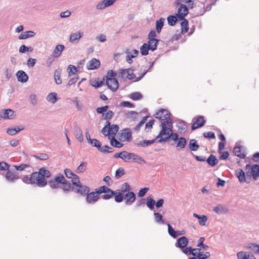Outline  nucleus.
I'll return each mask as SVG.
<instances>
[{"label": "nucleus", "instance_id": "obj_50", "mask_svg": "<svg viewBox=\"0 0 259 259\" xmlns=\"http://www.w3.org/2000/svg\"><path fill=\"white\" fill-rule=\"evenodd\" d=\"M154 215L155 217V221L159 224H163L164 221L162 219V215L158 212H154Z\"/></svg>", "mask_w": 259, "mask_h": 259}, {"label": "nucleus", "instance_id": "obj_20", "mask_svg": "<svg viewBox=\"0 0 259 259\" xmlns=\"http://www.w3.org/2000/svg\"><path fill=\"white\" fill-rule=\"evenodd\" d=\"M250 174L254 180L259 178V165L254 164L251 167Z\"/></svg>", "mask_w": 259, "mask_h": 259}, {"label": "nucleus", "instance_id": "obj_23", "mask_svg": "<svg viewBox=\"0 0 259 259\" xmlns=\"http://www.w3.org/2000/svg\"><path fill=\"white\" fill-rule=\"evenodd\" d=\"M131 160L134 162L141 164L142 162L145 163L144 159L140 155L134 153H131Z\"/></svg>", "mask_w": 259, "mask_h": 259}, {"label": "nucleus", "instance_id": "obj_32", "mask_svg": "<svg viewBox=\"0 0 259 259\" xmlns=\"http://www.w3.org/2000/svg\"><path fill=\"white\" fill-rule=\"evenodd\" d=\"M182 21L181 23V32L182 33H186L189 29L188 27V21L184 18L183 19L181 20Z\"/></svg>", "mask_w": 259, "mask_h": 259}, {"label": "nucleus", "instance_id": "obj_37", "mask_svg": "<svg viewBox=\"0 0 259 259\" xmlns=\"http://www.w3.org/2000/svg\"><path fill=\"white\" fill-rule=\"evenodd\" d=\"M115 195V193L114 191L110 189L108 190V191L105 193L104 195H102V198L104 200H108L110 198H112L114 195Z\"/></svg>", "mask_w": 259, "mask_h": 259}, {"label": "nucleus", "instance_id": "obj_56", "mask_svg": "<svg viewBox=\"0 0 259 259\" xmlns=\"http://www.w3.org/2000/svg\"><path fill=\"white\" fill-rule=\"evenodd\" d=\"M49 184L50 187L52 189H58L61 188L60 184L52 179L49 181Z\"/></svg>", "mask_w": 259, "mask_h": 259}, {"label": "nucleus", "instance_id": "obj_45", "mask_svg": "<svg viewBox=\"0 0 259 259\" xmlns=\"http://www.w3.org/2000/svg\"><path fill=\"white\" fill-rule=\"evenodd\" d=\"M194 253H196L195 256H196L197 259H206L210 256V253L208 252H206L205 253L202 252H194Z\"/></svg>", "mask_w": 259, "mask_h": 259}, {"label": "nucleus", "instance_id": "obj_13", "mask_svg": "<svg viewBox=\"0 0 259 259\" xmlns=\"http://www.w3.org/2000/svg\"><path fill=\"white\" fill-rule=\"evenodd\" d=\"M188 243V239L186 237L183 236L179 238L177 240V241L176 242L175 245L177 247L183 249L187 245Z\"/></svg>", "mask_w": 259, "mask_h": 259}, {"label": "nucleus", "instance_id": "obj_2", "mask_svg": "<svg viewBox=\"0 0 259 259\" xmlns=\"http://www.w3.org/2000/svg\"><path fill=\"white\" fill-rule=\"evenodd\" d=\"M31 179H32V184H35L38 187H43L47 184V180L44 179L39 172H33L31 174Z\"/></svg>", "mask_w": 259, "mask_h": 259}, {"label": "nucleus", "instance_id": "obj_29", "mask_svg": "<svg viewBox=\"0 0 259 259\" xmlns=\"http://www.w3.org/2000/svg\"><path fill=\"white\" fill-rule=\"evenodd\" d=\"M206 162L211 166H214L218 163V160L214 155L211 154L206 159Z\"/></svg>", "mask_w": 259, "mask_h": 259}, {"label": "nucleus", "instance_id": "obj_30", "mask_svg": "<svg viewBox=\"0 0 259 259\" xmlns=\"http://www.w3.org/2000/svg\"><path fill=\"white\" fill-rule=\"evenodd\" d=\"M38 172L41 176H42V177H43L45 179L50 178L51 175L50 171L46 169L45 167L40 168L39 169Z\"/></svg>", "mask_w": 259, "mask_h": 259}, {"label": "nucleus", "instance_id": "obj_26", "mask_svg": "<svg viewBox=\"0 0 259 259\" xmlns=\"http://www.w3.org/2000/svg\"><path fill=\"white\" fill-rule=\"evenodd\" d=\"M158 41L159 40L157 39H150L147 44L150 50L153 51L157 49Z\"/></svg>", "mask_w": 259, "mask_h": 259}, {"label": "nucleus", "instance_id": "obj_8", "mask_svg": "<svg viewBox=\"0 0 259 259\" xmlns=\"http://www.w3.org/2000/svg\"><path fill=\"white\" fill-rule=\"evenodd\" d=\"M188 14V7L184 4L180 6L178 10L177 16L179 20H182Z\"/></svg>", "mask_w": 259, "mask_h": 259}, {"label": "nucleus", "instance_id": "obj_10", "mask_svg": "<svg viewBox=\"0 0 259 259\" xmlns=\"http://www.w3.org/2000/svg\"><path fill=\"white\" fill-rule=\"evenodd\" d=\"M106 83L108 88L113 91H116L118 88V82L115 78H109L106 79Z\"/></svg>", "mask_w": 259, "mask_h": 259}, {"label": "nucleus", "instance_id": "obj_36", "mask_svg": "<svg viewBox=\"0 0 259 259\" xmlns=\"http://www.w3.org/2000/svg\"><path fill=\"white\" fill-rule=\"evenodd\" d=\"M167 227H168V234L173 238H176L178 236V233L179 232V231H176L174 229V228L172 227L171 225H170L169 224H167Z\"/></svg>", "mask_w": 259, "mask_h": 259}, {"label": "nucleus", "instance_id": "obj_9", "mask_svg": "<svg viewBox=\"0 0 259 259\" xmlns=\"http://www.w3.org/2000/svg\"><path fill=\"white\" fill-rule=\"evenodd\" d=\"M124 199L125 203L127 205H130L135 201L136 195L134 192L128 191L124 195Z\"/></svg>", "mask_w": 259, "mask_h": 259}, {"label": "nucleus", "instance_id": "obj_27", "mask_svg": "<svg viewBox=\"0 0 259 259\" xmlns=\"http://www.w3.org/2000/svg\"><path fill=\"white\" fill-rule=\"evenodd\" d=\"M57 96V94L56 93L52 92L48 94L46 97V99L51 103L55 104L58 100Z\"/></svg>", "mask_w": 259, "mask_h": 259}, {"label": "nucleus", "instance_id": "obj_16", "mask_svg": "<svg viewBox=\"0 0 259 259\" xmlns=\"http://www.w3.org/2000/svg\"><path fill=\"white\" fill-rule=\"evenodd\" d=\"M74 134L75 138L80 142L83 140V136L81 128L78 126L76 125L74 128Z\"/></svg>", "mask_w": 259, "mask_h": 259}, {"label": "nucleus", "instance_id": "obj_1", "mask_svg": "<svg viewBox=\"0 0 259 259\" xmlns=\"http://www.w3.org/2000/svg\"><path fill=\"white\" fill-rule=\"evenodd\" d=\"M162 130L157 136L156 139L161 138L159 140V143L166 142L169 139V137L172 134V123L171 119H168L166 121L161 122Z\"/></svg>", "mask_w": 259, "mask_h": 259}, {"label": "nucleus", "instance_id": "obj_63", "mask_svg": "<svg viewBox=\"0 0 259 259\" xmlns=\"http://www.w3.org/2000/svg\"><path fill=\"white\" fill-rule=\"evenodd\" d=\"M54 58L55 57H53V56L52 55L51 56L48 57L47 58L46 61V65L48 67H51L52 63L54 62V61L55 60Z\"/></svg>", "mask_w": 259, "mask_h": 259}, {"label": "nucleus", "instance_id": "obj_6", "mask_svg": "<svg viewBox=\"0 0 259 259\" xmlns=\"http://www.w3.org/2000/svg\"><path fill=\"white\" fill-rule=\"evenodd\" d=\"M170 113L165 109H161L159 110L155 115V117L159 119L160 120H167L168 119H170L169 117Z\"/></svg>", "mask_w": 259, "mask_h": 259}, {"label": "nucleus", "instance_id": "obj_22", "mask_svg": "<svg viewBox=\"0 0 259 259\" xmlns=\"http://www.w3.org/2000/svg\"><path fill=\"white\" fill-rule=\"evenodd\" d=\"M236 175L239 179L240 183H243L246 181L245 174L242 169H238L236 170Z\"/></svg>", "mask_w": 259, "mask_h": 259}, {"label": "nucleus", "instance_id": "obj_54", "mask_svg": "<svg viewBox=\"0 0 259 259\" xmlns=\"http://www.w3.org/2000/svg\"><path fill=\"white\" fill-rule=\"evenodd\" d=\"M15 170L18 171H22L24 170L26 168H29L30 166L29 164H21L20 165H14Z\"/></svg>", "mask_w": 259, "mask_h": 259}, {"label": "nucleus", "instance_id": "obj_52", "mask_svg": "<svg viewBox=\"0 0 259 259\" xmlns=\"http://www.w3.org/2000/svg\"><path fill=\"white\" fill-rule=\"evenodd\" d=\"M142 95L139 92H135L130 95V98L133 100H138L142 98Z\"/></svg>", "mask_w": 259, "mask_h": 259}, {"label": "nucleus", "instance_id": "obj_60", "mask_svg": "<svg viewBox=\"0 0 259 259\" xmlns=\"http://www.w3.org/2000/svg\"><path fill=\"white\" fill-rule=\"evenodd\" d=\"M89 143H90L93 146L97 147L98 150L101 145V142L96 139H92Z\"/></svg>", "mask_w": 259, "mask_h": 259}, {"label": "nucleus", "instance_id": "obj_53", "mask_svg": "<svg viewBox=\"0 0 259 259\" xmlns=\"http://www.w3.org/2000/svg\"><path fill=\"white\" fill-rule=\"evenodd\" d=\"M122 159L125 162H128L131 160V153L124 151H122Z\"/></svg>", "mask_w": 259, "mask_h": 259}, {"label": "nucleus", "instance_id": "obj_62", "mask_svg": "<svg viewBox=\"0 0 259 259\" xmlns=\"http://www.w3.org/2000/svg\"><path fill=\"white\" fill-rule=\"evenodd\" d=\"M62 184L63 185V186L61 187V188L64 192H68L70 191L71 188V184L68 183L66 180V182H65L64 183H62Z\"/></svg>", "mask_w": 259, "mask_h": 259}, {"label": "nucleus", "instance_id": "obj_4", "mask_svg": "<svg viewBox=\"0 0 259 259\" xmlns=\"http://www.w3.org/2000/svg\"><path fill=\"white\" fill-rule=\"evenodd\" d=\"M15 117L13 110L8 109H3L0 111V120L2 118L4 119H12Z\"/></svg>", "mask_w": 259, "mask_h": 259}, {"label": "nucleus", "instance_id": "obj_15", "mask_svg": "<svg viewBox=\"0 0 259 259\" xmlns=\"http://www.w3.org/2000/svg\"><path fill=\"white\" fill-rule=\"evenodd\" d=\"M18 80L21 82H26L28 80L27 74L23 70H19L16 73Z\"/></svg>", "mask_w": 259, "mask_h": 259}, {"label": "nucleus", "instance_id": "obj_61", "mask_svg": "<svg viewBox=\"0 0 259 259\" xmlns=\"http://www.w3.org/2000/svg\"><path fill=\"white\" fill-rule=\"evenodd\" d=\"M181 1L183 3L188 4V6L190 9L193 8V3H192V0H177L176 2V5H180Z\"/></svg>", "mask_w": 259, "mask_h": 259}, {"label": "nucleus", "instance_id": "obj_48", "mask_svg": "<svg viewBox=\"0 0 259 259\" xmlns=\"http://www.w3.org/2000/svg\"><path fill=\"white\" fill-rule=\"evenodd\" d=\"M187 141L185 138L181 137L179 139L178 142L177 144V147H180L183 149L185 147Z\"/></svg>", "mask_w": 259, "mask_h": 259}, {"label": "nucleus", "instance_id": "obj_41", "mask_svg": "<svg viewBox=\"0 0 259 259\" xmlns=\"http://www.w3.org/2000/svg\"><path fill=\"white\" fill-rule=\"evenodd\" d=\"M110 140V144L111 145L116 148H120L123 146V144L120 143L119 141H118L115 137H112L111 139H109Z\"/></svg>", "mask_w": 259, "mask_h": 259}, {"label": "nucleus", "instance_id": "obj_7", "mask_svg": "<svg viewBox=\"0 0 259 259\" xmlns=\"http://www.w3.org/2000/svg\"><path fill=\"white\" fill-rule=\"evenodd\" d=\"M99 199V196L98 193L95 192L88 193L86 197V201L89 204H94Z\"/></svg>", "mask_w": 259, "mask_h": 259}, {"label": "nucleus", "instance_id": "obj_39", "mask_svg": "<svg viewBox=\"0 0 259 259\" xmlns=\"http://www.w3.org/2000/svg\"><path fill=\"white\" fill-rule=\"evenodd\" d=\"M164 19L160 18L156 22V29L158 33H160L162 27L163 26Z\"/></svg>", "mask_w": 259, "mask_h": 259}, {"label": "nucleus", "instance_id": "obj_12", "mask_svg": "<svg viewBox=\"0 0 259 259\" xmlns=\"http://www.w3.org/2000/svg\"><path fill=\"white\" fill-rule=\"evenodd\" d=\"M205 123V120L203 116H199L196 119V120L192 124L191 126L192 130H195L199 127L202 126Z\"/></svg>", "mask_w": 259, "mask_h": 259}, {"label": "nucleus", "instance_id": "obj_19", "mask_svg": "<svg viewBox=\"0 0 259 259\" xmlns=\"http://www.w3.org/2000/svg\"><path fill=\"white\" fill-rule=\"evenodd\" d=\"M65 47L63 45H58L56 46L55 49L54 50L52 55L55 58H58L60 56L62 52L64 49Z\"/></svg>", "mask_w": 259, "mask_h": 259}, {"label": "nucleus", "instance_id": "obj_46", "mask_svg": "<svg viewBox=\"0 0 259 259\" xmlns=\"http://www.w3.org/2000/svg\"><path fill=\"white\" fill-rule=\"evenodd\" d=\"M67 71L68 73V76H71V75L75 74V72H77V69L74 65H69L68 66Z\"/></svg>", "mask_w": 259, "mask_h": 259}, {"label": "nucleus", "instance_id": "obj_49", "mask_svg": "<svg viewBox=\"0 0 259 259\" xmlns=\"http://www.w3.org/2000/svg\"><path fill=\"white\" fill-rule=\"evenodd\" d=\"M110 189L108 187L106 186H103L101 187H100L97 189H96L95 191L98 193V194H101L102 193H106L108 190H110Z\"/></svg>", "mask_w": 259, "mask_h": 259}, {"label": "nucleus", "instance_id": "obj_17", "mask_svg": "<svg viewBox=\"0 0 259 259\" xmlns=\"http://www.w3.org/2000/svg\"><path fill=\"white\" fill-rule=\"evenodd\" d=\"M83 32L81 31H79L77 32L72 33L70 34L69 37L70 42L73 43L75 41H78L80 38L82 36Z\"/></svg>", "mask_w": 259, "mask_h": 259}, {"label": "nucleus", "instance_id": "obj_3", "mask_svg": "<svg viewBox=\"0 0 259 259\" xmlns=\"http://www.w3.org/2000/svg\"><path fill=\"white\" fill-rule=\"evenodd\" d=\"M117 138L121 142L130 141L132 139V133L130 128L121 130L117 135Z\"/></svg>", "mask_w": 259, "mask_h": 259}, {"label": "nucleus", "instance_id": "obj_5", "mask_svg": "<svg viewBox=\"0 0 259 259\" xmlns=\"http://www.w3.org/2000/svg\"><path fill=\"white\" fill-rule=\"evenodd\" d=\"M5 178L10 182H14L19 179L18 173L13 169H8Z\"/></svg>", "mask_w": 259, "mask_h": 259}, {"label": "nucleus", "instance_id": "obj_51", "mask_svg": "<svg viewBox=\"0 0 259 259\" xmlns=\"http://www.w3.org/2000/svg\"><path fill=\"white\" fill-rule=\"evenodd\" d=\"M168 24L170 26H174L177 21V18L173 15L169 16L167 18Z\"/></svg>", "mask_w": 259, "mask_h": 259}, {"label": "nucleus", "instance_id": "obj_44", "mask_svg": "<svg viewBox=\"0 0 259 259\" xmlns=\"http://www.w3.org/2000/svg\"><path fill=\"white\" fill-rule=\"evenodd\" d=\"M87 163L82 162L77 167L76 172L77 174L83 172L87 168Z\"/></svg>", "mask_w": 259, "mask_h": 259}, {"label": "nucleus", "instance_id": "obj_21", "mask_svg": "<svg viewBox=\"0 0 259 259\" xmlns=\"http://www.w3.org/2000/svg\"><path fill=\"white\" fill-rule=\"evenodd\" d=\"M213 211L218 214H225L228 212V209L222 205H219L213 208Z\"/></svg>", "mask_w": 259, "mask_h": 259}, {"label": "nucleus", "instance_id": "obj_14", "mask_svg": "<svg viewBox=\"0 0 259 259\" xmlns=\"http://www.w3.org/2000/svg\"><path fill=\"white\" fill-rule=\"evenodd\" d=\"M77 187L75 189V192L82 195H86L90 192V188L86 186L82 185L81 184Z\"/></svg>", "mask_w": 259, "mask_h": 259}, {"label": "nucleus", "instance_id": "obj_18", "mask_svg": "<svg viewBox=\"0 0 259 259\" xmlns=\"http://www.w3.org/2000/svg\"><path fill=\"white\" fill-rule=\"evenodd\" d=\"M238 259H255L253 255H250L247 252L240 251L237 253Z\"/></svg>", "mask_w": 259, "mask_h": 259}, {"label": "nucleus", "instance_id": "obj_47", "mask_svg": "<svg viewBox=\"0 0 259 259\" xmlns=\"http://www.w3.org/2000/svg\"><path fill=\"white\" fill-rule=\"evenodd\" d=\"M147 206L149 207L151 210L153 209L154 205L155 204V202L154 200L151 198V197H148L147 198Z\"/></svg>", "mask_w": 259, "mask_h": 259}, {"label": "nucleus", "instance_id": "obj_43", "mask_svg": "<svg viewBox=\"0 0 259 259\" xmlns=\"http://www.w3.org/2000/svg\"><path fill=\"white\" fill-rule=\"evenodd\" d=\"M53 179L56 182L59 183L60 184L64 183V182H66V179L65 177L63 176L62 174H59Z\"/></svg>", "mask_w": 259, "mask_h": 259}, {"label": "nucleus", "instance_id": "obj_33", "mask_svg": "<svg viewBox=\"0 0 259 259\" xmlns=\"http://www.w3.org/2000/svg\"><path fill=\"white\" fill-rule=\"evenodd\" d=\"M189 147L190 150L193 151H197L199 148V145L197 144V142L195 139L190 140Z\"/></svg>", "mask_w": 259, "mask_h": 259}, {"label": "nucleus", "instance_id": "obj_35", "mask_svg": "<svg viewBox=\"0 0 259 259\" xmlns=\"http://www.w3.org/2000/svg\"><path fill=\"white\" fill-rule=\"evenodd\" d=\"M140 52L142 55L146 56L148 54V50H150V47L148 45V44L144 43L140 47Z\"/></svg>", "mask_w": 259, "mask_h": 259}, {"label": "nucleus", "instance_id": "obj_58", "mask_svg": "<svg viewBox=\"0 0 259 259\" xmlns=\"http://www.w3.org/2000/svg\"><path fill=\"white\" fill-rule=\"evenodd\" d=\"M30 102L31 105L35 106L37 104V100L36 99V96L35 94H32L30 95L29 97Z\"/></svg>", "mask_w": 259, "mask_h": 259}, {"label": "nucleus", "instance_id": "obj_64", "mask_svg": "<svg viewBox=\"0 0 259 259\" xmlns=\"http://www.w3.org/2000/svg\"><path fill=\"white\" fill-rule=\"evenodd\" d=\"M72 184L76 187L81 184L79 177L76 175H75V176L72 177Z\"/></svg>", "mask_w": 259, "mask_h": 259}, {"label": "nucleus", "instance_id": "obj_11", "mask_svg": "<svg viewBox=\"0 0 259 259\" xmlns=\"http://www.w3.org/2000/svg\"><path fill=\"white\" fill-rule=\"evenodd\" d=\"M100 66V61L96 58H93L88 63L87 68L88 70H94L99 68Z\"/></svg>", "mask_w": 259, "mask_h": 259}, {"label": "nucleus", "instance_id": "obj_40", "mask_svg": "<svg viewBox=\"0 0 259 259\" xmlns=\"http://www.w3.org/2000/svg\"><path fill=\"white\" fill-rule=\"evenodd\" d=\"M194 250L200 251V248H192L191 247H186L183 250V252L186 254H188V253H190L193 256H196V253H194Z\"/></svg>", "mask_w": 259, "mask_h": 259}, {"label": "nucleus", "instance_id": "obj_55", "mask_svg": "<svg viewBox=\"0 0 259 259\" xmlns=\"http://www.w3.org/2000/svg\"><path fill=\"white\" fill-rule=\"evenodd\" d=\"M34 157L36 159L41 160H46L49 159V155L46 153H39L37 155H34Z\"/></svg>", "mask_w": 259, "mask_h": 259}, {"label": "nucleus", "instance_id": "obj_42", "mask_svg": "<svg viewBox=\"0 0 259 259\" xmlns=\"http://www.w3.org/2000/svg\"><path fill=\"white\" fill-rule=\"evenodd\" d=\"M61 71L56 70L54 73V77L55 80V82L57 84H60L62 83V80L60 78Z\"/></svg>", "mask_w": 259, "mask_h": 259}, {"label": "nucleus", "instance_id": "obj_28", "mask_svg": "<svg viewBox=\"0 0 259 259\" xmlns=\"http://www.w3.org/2000/svg\"><path fill=\"white\" fill-rule=\"evenodd\" d=\"M157 139H154L151 140H144L143 141H141L138 142L137 145L138 147H147L153 143H155Z\"/></svg>", "mask_w": 259, "mask_h": 259}, {"label": "nucleus", "instance_id": "obj_31", "mask_svg": "<svg viewBox=\"0 0 259 259\" xmlns=\"http://www.w3.org/2000/svg\"><path fill=\"white\" fill-rule=\"evenodd\" d=\"M115 193V201L116 202H121L123 201L124 197V193L120 192V190H117L114 191Z\"/></svg>", "mask_w": 259, "mask_h": 259}, {"label": "nucleus", "instance_id": "obj_59", "mask_svg": "<svg viewBox=\"0 0 259 259\" xmlns=\"http://www.w3.org/2000/svg\"><path fill=\"white\" fill-rule=\"evenodd\" d=\"M32 50L33 49L31 47H28L24 45H23L20 47L19 52L21 53H24L27 51L31 52Z\"/></svg>", "mask_w": 259, "mask_h": 259}, {"label": "nucleus", "instance_id": "obj_25", "mask_svg": "<svg viewBox=\"0 0 259 259\" xmlns=\"http://www.w3.org/2000/svg\"><path fill=\"white\" fill-rule=\"evenodd\" d=\"M119 130V126L117 124H112L111 127L108 129L109 133V139L112 137H115L116 133Z\"/></svg>", "mask_w": 259, "mask_h": 259}, {"label": "nucleus", "instance_id": "obj_57", "mask_svg": "<svg viewBox=\"0 0 259 259\" xmlns=\"http://www.w3.org/2000/svg\"><path fill=\"white\" fill-rule=\"evenodd\" d=\"M125 174L124 170L122 168H119L116 170L115 177L118 179Z\"/></svg>", "mask_w": 259, "mask_h": 259}, {"label": "nucleus", "instance_id": "obj_38", "mask_svg": "<svg viewBox=\"0 0 259 259\" xmlns=\"http://www.w3.org/2000/svg\"><path fill=\"white\" fill-rule=\"evenodd\" d=\"M233 152L236 156L240 158H245V155L243 153H241L240 147L236 146L234 149Z\"/></svg>", "mask_w": 259, "mask_h": 259}, {"label": "nucleus", "instance_id": "obj_24", "mask_svg": "<svg viewBox=\"0 0 259 259\" xmlns=\"http://www.w3.org/2000/svg\"><path fill=\"white\" fill-rule=\"evenodd\" d=\"M35 35V33L33 31H27L22 32L18 37L19 39H27L29 37L34 36Z\"/></svg>", "mask_w": 259, "mask_h": 259}, {"label": "nucleus", "instance_id": "obj_34", "mask_svg": "<svg viewBox=\"0 0 259 259\" xmlns=\"http://www.w3.org/2000/svg\"><path fill=\"white\" fill-rule=\"evenodd\" d=\"M247 249H250L254 253L259 254V245L255 243H249L246 247Z\"/></svg>", "mask_w": 259, "mask_h": 259}]
</instances>
